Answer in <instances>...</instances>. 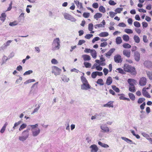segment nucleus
I'll return each mask as SVG.
<instances>
[{
	"mask_svg": "<svg viewBox=\"0 0 152 152\" xmlns=\"http://www.w3.org/2000/svg\"><path fill=\"white\" fill-rule=\"evenodd\" d=\"M121 139L128 143H132V140L127 138H126V137H121Z\"/></svg>",
	"mask_w": 152,
	"mask_h": 152,
	"instance_id": "25",
	"label": "nucleus"
},
{
	"mask_svg": "<svg viewBox=\"0 0 152 152\" xmlns=\"http://www.w3.org/2000/svg\"><path fill=\"white\" fill-rule=\"evenodd\" d=\"M99 65H98L96 67V69L98 71H101L102 69V67L100 66Z\"/></svg>",
	"mask_w": 152,
	"mask_h": 152,
	"instance_id": "64",
	"label": "nucleus"
},
{
	"mask_svg": "<svg viewBox=\"0 0 152 152\" xmlns=\"http://www.w3.org/2000/svg\"><path fill=\"white\" fill-rule=\"evenodd\" d=\"M52 73H54L56 76L60 75L61 71V69L56 66H53L52 67Z\"/></svg>",
	"mask_w": 152,
	"mask_h": 152,
	"instance_id": "4",
	"label": "nucleus"
},
{
	"mask_svg": "<svg viewBox=\"0 0 152 152\" xmlns=\"http://www.w3.org/2000/svg\"><path fill=\"white\" fill-rule=\"evenodd\" d=\"M40 107V105L38 104V107H37V108H36L34 109V110H33V112L32 113V114H34L36 112H37L38 111L39 109V108Z\"/></svg>",
	"mask_w": 152,
	"mask_h": 152,
	"instance_id": "54",
	"label": "nucleus"
},
{
	"mask_svg": "<svg viewBox=\"0 0 152 152\" xmlns=\"http://www.w3.org/2000/svg\"><path fill=\"white\" fill-rule=\"evenodd\" d=\"M144 65L146 67L148 68H150L152 66V62L146 61L144 62Z\"/></svg>",
	"mask_w": 152,
	"mask_h": 152,
	"instance_id": "14",
	"label": "nucleus"
},
{
	"mask_svg": "<svg viewBox=\"0 0 152 152\" xmlns=\"http://www.w3.org/2000/svg\"><path fill=\"white\" fill-rule=\"evenodd\" d=\"M113 101H110L108 102L107 104H105L104 105V107H113Z\"/></svg>",
	"mask_w": 152,
	"mask_h": 152,
	"instance_id": "20",
	"label": "nucleus"
},
{
	"mask_svg": "<svg viewBox=\"0 0 152 152\" xmlns=\"http://www.w3.org/2000/svg\"><path fill=\"white\" fill-rule=\"evenodd\" d=\"M18 24V23L16 21H15L13 22H10L9 23V25L12 26H13L17 25Z\"/></svg>",
	"mask_w": 152,
	"mask_h": 152,
	"instance_id": "49",
	"label": "nucleus"
},
{
	"mask_svg": "<svg viewBox=\"0 0 152 152\" xmlns=\"http://www.w3.org/2000/svg\"><path fill=\"white\" fill-rule=\"evenodd\" d=\"M29 129H27L22 132L21 135L18 137L20 141L23 142L27 139L29 136Z\"/></svg>",
	"mask_w": 152,
	"mask_h": 152,
	"instance_id": "2",
	"label": "nucleus"
},
{
	"mask_svg": "<svg viewBox=\"0 0 152 152\" xmlns=\"http://www.w3.org/2000/svg\"><path fill=\"white\" fill-rule=\"evenodd\" d=\"M127 82L129 84V86H134V84L136 83V81L132 79H129Z\"/></svg>",
	"mask_w": 152,
	"mask_h": 152,
	"instance_id": "13",
	"label": "nucleus"
},
{
	"mask_svg": "<svg viewBox=\"0 0 152 152\" xmlns=\"http://www.w3.org/2000/svg\"><path fill=\"white\" fill-rule=\"evenodd\" d=\"M108 33L106 32H102L99 34V36L102 37H106L108 36Z\"/></svg>",
	"mask_w": 152,
	"mask_h": 152,
	"instance_id": "24",
	"label": "nucleus"
},
{
	"mask_svg": "<svg viewBox=\"0 0 152 152\" xmlns=\"http://www.w3.org/2000/svg\"><path fill=\"white\" fill-rule=\"evenodd\" d=\"M12 42V40H9L7 41V42L4 43V45L5 48H6L7 46L10 45V43Z\"/></svg>",
	"mask_w": 152,
	"mask_h": 152,
	"instance_id": "39",
	"label": "nucleus"
},
{
	"mask_svg": "<svg viewBox=\"0 0 152 152\" xmlns=\"http://www.w3.org/2000/svg\"><path fill=\"white\" fill-rule=\"evenodd\" d=\"M61 47L60 41L59 38L54 39L52 44V50L55 51L59 50Z\"/></svg>",
	"mask_w": 152,
	"mask_h": 152,
	"instance_id": "1",
	"label": "nucleus"
},
{
	"mask_svg": "<svg viewBox=\"0 0 152 152\" xmlns=\"http://www.w3.org/2000/svg\"><path fill=\"white\" fill-rule=\"evenodd\" d=\"M99 10L101 12L104 13L106 12L105 8L103 6H101L99 8Z\"/></svg>",
	"mask_w": 152,
	"mask_h": 152,
	"instance_id": "33",
	"label": "nucleus"
},
{
	"mask_svg": "<svg viewBox=\"0 0 152 152\" xmlns=\"http://www.w3.org/2000/svg\"><path fill=\"white\" fill-rule=\"evenodd\" d=\"M81 80L83 83H88V81L87 80L86 78L84 77L83 76H81L80 77Z\"/></svg>",
	"mask_w": 152,
	"mask_h": 152,
	"instance_id": "34",
	"label": "nucleus"
},
{
	"mask_svg": "<svg viewBox=\"0 0 152 152\" xmlns=\"http://www.w3.org/2000/svg\"><path fill=\"white\" fill-rule=\"evenodd\" d=\"M62 80L64 82H68L69 80V78H68L66 76H64L62 78Z\"/></svg>",
	"mask_w": 152,
	"mask_h": 152,
	"instance_id": "44",
	"label": "nucleus"
},
{
	"mask_svg": "<svg viewBox=\"0 0 152 152\" xmlns=\"http://www.w3.org/2000/svg\"><path fill=\"white\" fill-rule=\"evenodd\" d=\"M124 70L126 72H130L133 75H135L136 72L134 67L127 64H125L124 66Z\"/></svg>",
	"mask_w": 152,
	"mask_h": 152,
	"instance_id": "3",
	"label": "nucleus"
},
{
	"mask_svg": "<svg viewBox=\"0 0 152 152\" xmlns=\"http://www.w3.org/2000/svg\"><path fill=\"white\" fill-rule=\"evenodd\" d=\"M115 42L118 45L121 44L122 42L121 37H117L115 39Z\"/></svg>",
	"mask_w": 152,
	"mask_h": 152,
	"instance_id": "26",
	"label": "nucleus"
},
{
	"mask_svg": "<svg viewBox=\"0 0 152 152\" xmlns=\"http://www.w3.org/2000/svg\"><path fill=\"white\" fill-rule=\"evenodd\" d=\"M102 14L100 13H97L94 15V18L97 20L98 19L101 18Z\"/></svg>",
	"mask_w": 152,
	"mask_h": 152,
	"instance_id": "28",
	"label": "nucleus"
},
{
	"mask_svg": "<svg viewBox=\"0 0 152 152\" xmlns=\"http://www.w3.org/2000/svg\"><path fill=\"white\" fill-rule=\"evenodd\" d=\"M123 9V8H118L115 10V11L116 13V14L117 13H120L122 11Z\"/></svg>",
	"mask_w": 152,
	"mask_h": 152,
	"instance_id": "35",
	"label": "nucleus"
},
{
	"mask_svg": "<svg viewBox=\"0 0 152 152\" xmlns=\"http://www.w3.org/2000/svg\"><path fill=\"white\" fill-rule=\"evenodd\" d=\"M146 82V79L145 77H142L140 79L139 83L141 86H143L145 85Z\"/></svg>",
	"mask_w": 152,
	"mask_h": 152,
	"instance_id": "11",
	"label": "nucleus"
},
{
	"mask_svg": "<svg viewBox=\"0 0 152 152\" xmlns=\"http://www.w3.org/2000/svg\"><path fill=\"white\" fill-rule=\"evenodd\" d=\"M89 148L91 149V152H97L99 150V148L95 144H93L91 145Z\"/></svg>",
	"mask_w": 152,
	"mask_h": 152,
	"instance_id": "9",
	"label": "nucleus"
},
{
	"mask_svg": "<svg viewBox=\"0 0 152 152\" xmlns=\"http://www.w3.org/2000/svg\"><path fill=\"white\" fill-rule=\"evenodd\" d=\"M7 60V58L6 56H4L2 58V63L1 65H2L4 63H5Z\"/></svg>",
	"mask_w": 152,
	"mask_h": 152,
	"instance_id": "45",
	"label": "nucleus"
},
{
	"mask_svg": "<svg viewBox=\"0 0 152 152\" xmlns=\"http://www.w3.org/2000/svg\"><path fill=\"white\" fill-rule=\"evenodd\" d=\"M31 131L32 135L34 137H36L38 135L40 132V129L39 128H37V129H31Z\"/></svg>",
	"mask_w": 152,
	"mask_h": 152,
	"instance_id": "7",
	"label": "nucleus"
},
{
	"mask_svg": "<svg viewBox=\"0 0 152 152\" xmlns=\"http://www.w3.org/2000/svg\"><path fill=\"white\" fill-rule=\"evenodd\" d=\"M51 62L52 64H57L58 63V61L55 59H52Z\"/></svg>",
	"mask_w": 152,
	"mask_h": 152,
	"instance_id": "59",
	"label": "nucleus"
},
{
	"mask_svg": "<svg viewBox=\"0 0 152 152\" xmlns=\"http://www.w3.org/2000/svg\"><path fill=\"white\" fill-rule=\"evenodd\" d=\"M147 74L149 79L150 80H152V72H147Z\"/></svg>",
	"mask_w": 152,
	"mask_h": 152,
	"instance_id": "41",
	"label": "nucleus"
},
{
	"mask_svg": "<svg viewBox=\"0 0 152 152\" xmlns=\"http://www.w3.org/2000/svg\"><path fill=\"white\" fill-rule=\"evenodd\" d=\"M124 31L127 34H132L133 33V31L130 29L126 28L125 29Z\"/></svg>",
	"mask_w": 152,
	"mask_h": 152,
	"instance_id": "43",
	"label": "nucleus"
},
{
	"mask_svg": "<svg viewBox=\"0 0 152 152\" xmlns=\"http://www.w3.org/2000/svg\"><path fill=\"white\" fill-rule=\"evenodd\" d=\"M105 24V23L104 20H103L101 23L97 24L94 26V27L95 28H100L104 27V25Z\"/></svg>",
	"mask_w": 152,
	"mask_h": 152,
	"instance_id": "16",
	"label": "nucleus"
},
{
	"mask_svg": "<svg viewBox=\"0 0 152 152\" xmlns=\"http://www.w3.org/2000/svg\"><path fill=\"white\" fill-rule=\"evenodd\" d=\"M91 86L88 83V82L83 83L81 85V88L83 90H87L90 89Z\"/></svg>",
	"mask_w": 152,
	"mask_h": 152,
	"instance_id": "6",
	"label": "nucleus"
},
{
	"mask_svg": "<svg viewBox=\"0 0 152 152\" xmlns=\"http://www.w3.org/2000/svg\"><path fill=\"white\" fill-rule=\"evenodd\" d=\"M115 50V48L111 49L108 52L105 54V56L107 57H110Z\"/></svg>",
	"mask_w": 152,
	"mask_h": 152,
	"instance_id": "18",
	"label": "nucleus"
},
{
	"mask_svg": "<svg viewBox=\"0 0 152 152\" xmlns=\"http://www.w3.org/2000/svg\"><path fill=\"white\" fill-rule=\"evenodd\" d=\"M86 42V41L84 40H80L79 41L78 45H81L83 44L84 43Z\"/></svg>",
	"mask_w": 152,
	"mask_h": 152,
	"instance_id": "58",
	"label": "nucleus"
},
{
	"mask_svg": "<svg viewBox=\"0 0 152 152\" xmlns=\"http://www.w3.org/2000/svg\"><path fill=\"white\" fill-rule=\"evenodd\" d=\"M93 25L92 23H90L88 24V29L89 31H92L93 29Z\"/></svg>",
	"mask_w": 152,
	"mask_h": 152,
	"instance_id": "50",
	"label": "nucleus"
},
{
	"mask_svg": "<svg viewBox=\"0 0 152 152\" xmlns=\"http://www.w3.org/2000/svg\"><path fill=\"white\" fill-rule=\"evenodd\" d=\"M27 126V125L25 124H22L21 126H20V127L19 128V130L20 131L23 130V129L25 128Z\"/></svg>",
	"mask_w": 152,
	"mask_h": 152,
	"instance_id": "42",
	"label": "nucleus"
},
{
	"mask_svg": "<svg viewBox=\"0 0 152 152\" xmlns=\"http://www.w3.org/2000/svg\"><path fill=\"white\" fill-rule=\"evenodd\" d=\"M84 64L86 68H90L91 66L90 63L87 62H84Z\"/></svg>",
	"mask_w": 152,
	"mask_h": 152,
	"instance_id": "47",
	"label": "nucleus"
},
{
	"mask_svg": "<svg viewBox=\"0 0 152 152\" xmlns=\"http://www.w3.org/2000/svg\"><path fill=\"white\" fill-rule=\"evenodd\" d=\"M116 70L117 71H118V72L122 74H124V71H123V70L122 69H121L120 68H117L116 69Z\"/></svg>",
	"mask_w": 152,
	"mask_h": 152,
	"instance_id": "61",
	"label": "nucleus"
},
{
	"mask_svg": "<svg viewBox=\"0 0 152 152\" xmlns=\"http://www.w3.org/2000/svg\"><path fill=\"white\" fill-rule=\"evenodd\" d=\"M82 57L85 61H89L91 60L90 56L87 55H83L82 56Z\"/></svg>",
	"mask_w": 152,
	"mask_h": 152,
	"instance_id": "23",
	"label": "nucleus"
},
{
	"mask_svg": "<svg viewBox=\"0 0 152 152\" xmlns=\"http://www.w3.org/2000/svg\"><path fill=\"white\" fill-rule=\"evenodd\" d=\"M123 39L126 42H128L129 39V37L128 35L124 34L122 36Z\"/></svg>",
	"mask_w": 152,
	"mask_h": 152,
	"instance_id": "30",
	"label": "nucleus"
},
{
	"mask_svg": "<svg viewBox=\"0 0 152 152\" xmlns=\"http://www.w3.org/2000/svg\"><path fill=\"white\" fill-rule=\"evenodd\" d=\"M129 97L132 101H134L135 99V96L134 94L132 93H129L128 94Z\"/></svg>",
	"mask_w": 152,
	"mask_h": 152,
	"instance_id": "32",
	"label": "nucleus"
},
{
	"mask_svg": "<svg viewBox=\"0 0 152 152\" xmlns=\"http://www.w3.org/2000/svg\"><path fill=\"white\" fill-rule=\"evenodd\" d=\"M96 83L100 86L103 85L104 84V82L102 79H98L96 82Z\"/></svg>",
	"mask_w": 152,
	"mask_h": 152,
	"instance_id": "31",
	"label": "nucleus"
},
{
	"mask_svg": "<svg viewBox=\"0 0 152 152\" xmlns=\"http://www.w3.org/2000/svg\"><path fill=\"white\" fill-rule=\"evenodd\" d=\"M134 26L137 27L139 28L140 26V24L139 22L137 21H135L134 23Z\"/></svg>",
	"mask_w": 152,
	"mask_h": 152,
	"instance_id": "46",
	"label": "nucleus"
},
{
	"mask_svg": "<svg viewBox=\"0 0 152 152\" xmlns=\"http://www.w3.org/2000/svg\"><path fill=\"white\" fill-rule=\"evenodd\" d=\"M93 36V35L91 34H86L85 36V38L86 39H89Z\"/></svg>",
	"mask_w": 152,
	"mask_h": 152,
	"instance_id": "51",
	"label": "nucleus"
},
{
	"mask_svg": "<svg viewBox=\"0 0 152 152\" xmlns=\"http://www.w3.org/2000/svg\"><path fill=\"white\" fill-rule=\"evenodd\" d=\"M113 80L112 77H109L107 78L106 83L107 85H110L112 83Z\"/></svg>",
	"mask_w": 152,
	"mask_h": 152,
	"instance_id": "21",
	"label": "nucleus"
},
{
	"mask_svg": "<svg viewBox=\"0 0 152 152\" xmlns=\"http://www.w3.org/2000/svg\"><path fill=\"white\" fill-rule=\"evenodd\" d=\"M83 15L85 18H88L90 15V13L88 12H84L83 14Z\"/></svg>",
	"mask_w": 152,
	"mask_h": 152,
	"instance_id": "60",
	"label": "nucleus"
},
{
	"mask_svg": "<svg viewBox=\"0 0 152 152\" xmlns=\"http://www.w3.org/2000/svg\"><path fill=\"white\" fill-rule=\"evenodd\" d=\"M123 55L128 58L130 57L131 55V52L129 50H124L123 51Z\"/></svg>",
	"mask_w": 152,
	"mask_h": 152,
	"instance_id": "15",
	"label": "nucleus"
},
{
	"mask_svg": "<svg viewBox=\"0 0 152 152\" xmlns=\"http://www.w3.org/2000/svg\"><path fill=\"white\" fill-rule=\"evenodd\" d=\"M129 90L132 92H134L136 91V89L134 86H129Z\"/></svg>",
	"mask_w": 152,
	"mask_h": 152,
	"instance_id": "38",
	"label": "nucleus"
},
{
	"mask_svg": "<svg viewBox=\"0 0 152 152\" xmlns=\"http://www.w3.org/2000/svg\"><path fill=\"white\" fill-rule=\"evenodd\" d=\"M141 134L143 137H145L149 141L150 140H151V138L150 137L149 134H147L146 133L144 132H142L141 133Z\"/></svg>",
	"mask_w": 152,
	"mask_h": 152,
	"instance_id": "19",
	"label": "nucleus"
},
{
	"mask_svg": "<svg viewBox=\"0 0 152 152\" xmlns=\"http://www.w3.org/2000/svg\"><path fill=\"white\" fill-rule=\"evenodd\" d=\"M123 47L125 48L129 49L131 47V46L129 44L127 43H124L123 45Z\"/></svg>",
	"mask_w": 152,
	"mask_h": 152,
	"instance_id": "37",
	"label": "nucleus"
},
{
	"mask_svg": "<svg viewBox=\"0 0 152 152\" xmlns=\"http://www.w3.org/2000/svg\"><path fill=\"white\" fill-rule=\"evenodd\" d=\"M148 89V87H147L146 88H144L142 90V94L143 95L145 96L148 98H150L151 97L150 95L146 91V89Z\"/></svg>",
	"mask_w": 152,
	"mask_h": 152,
	"instance_id": "10",
	"label": "nucleus"
},
{
	"mask_svg": "<svg viewBox=\"0 0 152 152\" xmlns=\"http://www.w3.org/2000/svg\"><path fill=\"white\" fill-rule=\"evenodd\" d=\"M74 2L78 7H79L80 8L83 7L82 4L81 3H80L78 1L75 0L74 1Z\"/></svg>",
	"mask_w": 152,
	"mask_h": 152,
	"instance_id": "27",
	"label": "nucleus"
},
{
	"mask_svg": "<svg viewBox=\"0 0 152 152\" xmlns=\"http://www.w3.org/2000/svg\"><path fill=\"white\" fill-rule=\"evenodd\" d=\"M108 3L110 5L112 6L115 5L116 4V3L114 1L112 0H110L109 1Z\"/></svg>",
	"mask_w": 152,
	"mask_h": 152,
	"instance_id": "56",
	"label": "nucleus"
},
{
	"mask_svg": "<svg viewBox=\"0 0 152 152\" xmlns=\"http://www.w3.org/2000/svg\"><path fill=\"white\" fill-rule=\"evenodd\" d=\"M114 60L117 63H121L122 61V59L121 58V56L118 54L115 56Z\"/></svg>",
	"mask_w": 152,
	"mask_h": 152,
	"instance_id": "8",
	"label": "nucleus"
},
{
	"mask_svg": "<svg viewBox=\"0 0 152 152\" xmlns=\"http://www.w3.org/2000/svg\"><path fill=\"white\" fill-rule=\"evenodd\" d=\"M112 89L117 93H118L120 91V90L117 87L115 86H112Z\"/></svg>",
	"mask_w": 152,
	"mask_h": 152,
	"instance_id": "40",
	"label": "nucleus"
},
{
	"mask_svg": "<svg viewBox=\"0 0 152 152\" xmlns=\"http://www.w3.org/2000/svg\"><path fill=\"white\" fill-rule=\"evenodd\" d=\"M96 71L93 72L91 75V77L93 78H95L97 76Z\"/></svg>",
	"mask_w": 152,
	"mask_h": 152,
	"instance_id": "52",
	"label": "nucleus"
},
{
	"mask_svg": "<svg viewBox=\"0 0 152 152\" xmlns=\"http://www.w3.org/2000/svg\"><path fill=\"white\" fill-rule=\"evenodd\" d=\"M109 13L110 17L111 18H113L116 14V13L113 12H109Z\"/></svg>",
	"mask_w": 152,
	"mask_h": 152,
	"instance_id": "48",
	"label": "nucleus"
},
{
	"mask_svg": "<svg viewBox=\"0 0 152 152\" xmlns=\"http://www.w3.org/2000/svg\"><path fill=\"white\" fill-rule=\"evenodd\" d=\"M21 123V121H20L17 122H16L14 124V126L12 127V129L13 130H15L16 127H17Z\"/></svg>",
	"mask_w": 152,
	"mask_h": 152,
	"instance_id": "36",
	"label": "nucleus"
},
{
	"mask_svg": "<svg viewBox=\"0 0 152 152\" xmlns=\"http://www.w3.org/2000/svg\"><path fill=\"white\" fill-rule=\"evenodd\" d=\"M64 17L65 19L70 20L72 22H75L76 20L71 15L66 13H65L64 15Z\"/></svg>",
	"mask_w": 152,
	"mask_h": 152,
	"instance_id": "5",
	"label": "nucleus"
},
{
	"mask_svg": "<svg viewBox=\"0 0 152 152\" xmlns=\"http://www.w3.org/2000/svg\"><path fill=\"white\" fill-rule=\"evenodd\" d=\"M91 55L93 58H96L97 56V53L96 50L94 49H93L91 50Z\"/></svg>",
	"mask_w": 152,
	"mask_h": 152,
	"instance_id": "22",
	"label": "nucleus"
},
{
	"mask_svg": "<svg viewBox=\"0 0 152 152\" xmlns=\"http://www.w3.org/2000/svg\"><path fill=\"white\" fill-rule=\"evenodd\" d=\"M100 128L104 132H107L109 131V129L108 127L105 125H102L100 126Z\"/></svg>",
	"mask_w": 152,
	"mask_h": 152,
	"instance_id": "17",
	"label": "nucleus"
},
{
	"mask_svg": "<svg viewBox=\"0 0 152 152\" xmlns=\"http://www.w3.org/2000/svg\"><path fill=\"white\" fill-rule=\"evenodd\" d=\"M145 99L144 98H140L138 99L137 102L139 104H141L145 101Z\"/></svg>",
	"mask_w": 152,
	"mask_h": 152,
	"instance_id": "55",
	"label": "nucleus"
},
{
	"mask_svg": "<svg viewBox=\"0 0 152 152\" xmlns=\"http://www.w3.org/2000/svg\"><path fill=\"white\" fill-rule=\"evenodd\" d=\"M134 42L136 43H139L140 42V38L137 35H134L133 37Z\"/></svg>",
	"mask_w": 152,
	"mask_h": 152,
	"instance_id": "29",
	"label": "nucleus"
},
{
	"mask_svg": "<svg viewBox=\"0 0 152 152\" xmlns=\"http://www.w3.org/2000/svg\"><path fill=\"white\" fill-rule=\"evenodd\" d=\"M33 72V71L31 70H29L27 71L24 74V75H29L32 73Z\"/></svg>",
	"mask_w": 152,
	"mask_h": 152,
	"instance_id": "53",
	"label": "nucleus"
},
{
	"mask_svg": "<svg viewBox=\"0 0 152 152\" xmlns=\"http://www.w3.org/2000/svg\"><path fill=\"white\" fill-rule=\"evenodd\" d=\"M118 96H120L119 97V99L121 100H125V98L124 97V94H118Z\"/></svg>",
	"mask_w": 152,
	"mask_h": 152,
	"instance_id": "57",
	"label": "nucleus"
},
{
	"mask_svg": "<svg viewBox=\"0 0 152 152\" xmlns=\"http://www.w3.org/2000/svg\"><path fill=\"white\" fill-rule=\"evenodd\" d=\"M118 26L121 27H125L126 26V25L124 23H120L118 24Z\"/></svg>",
	"mask_w": 152,
	"mask_h": 152,
	"instance_id": "63",
	"label": "nucleus"
},
{
	"mask_svg": "<svg viewBox=\"0 0 152 152\" xmlns=\"http://www.w3.org/2000/svg\"><path fill=\"white\" fill-rule=\"evenodd\" d=\"M103 72L104 75H106L108 72V70L106 68H104L103 69Z\"/></svg>",
	"mask_w": 152,
	"mask_h": 152,
	"instance_id": "62",
	"label": "nucleus"
},
{
	"mask_svg": "<svg viewBox=\"0 0 152 152\" xmlns=\"http://www.w3.org/2000/svg\"><path fill=\"white\" fill-rule=\"evenodd\" d=\"M134 59L137 61H139L140 59V53L137 51H136L134 53Z\"/></svg>",
	"mask_w": 152,
	"mask_h": 152,
	"instance_id": "12",
	"label": "nucleus"
}]
</instances>
